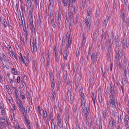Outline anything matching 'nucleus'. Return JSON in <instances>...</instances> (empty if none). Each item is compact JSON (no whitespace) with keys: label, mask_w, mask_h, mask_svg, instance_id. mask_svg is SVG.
<instances>
[{"label":"nucleus","mask_w":129,"mask_h":129,"mask_svg":"<svg viewBox=\"0 0 129 129\" xmlns=\"http://www.w3.org/2000/svg\"><path fill=\"white\" fill-rule=\"evenodd\" d=\"M97 125L98 126L97 129H102V124L101 122H100L99 124L97 123Z\"/></svg>","instance_id":"nucleus-30"},{"label":"nucleus","mask_w":129,"mask_h":129,"mask_svg":"<svg viewBox=\"0 0 129 129\" xmlns=\"http://www.w3.org/2000/svg\"><path fill=\"white\" fill-rule=\"evenodd\" d=\"M113 67V63L112 62L111 63L110 66V70L111 71L112 70V69Z\"/></svg>","instance_id":"nucleus-59"},{"label":"nucleus","mask_w":129,"mask_h":129,"mask_svg":"<svg viewBox=\"0 0 129 129\" xmlns=\"http://www.w3.org/2000/svg\"><path fill=\"white\" fill-rule=\"evenodd\" d=\"M109 101L111 106L113 108H115V105L114 100L111 98L110 100Z\"/></svg>","instance_id":"nucleus-11"},{"label":"nucleus","mask_w":129,"mask_h":129,"mask_svg":"<svg viewBox=\"0 0 129 129\" xmlns=\"http://www.w3.org/2000/svg\"><path fill=\"white\" fill-rule=\"evenodd\" d=\"M47 115V114L46 111H44L43 110V118L44 119H45L46 118Z\"/></svg>","instance_id":"nucleus-23"},{"label":"nucleus","mask_w":129,"mask_h":129,"mask_svg":"<svg viewBox=\"0 0 129 129\" xmlns=\"http://www.w3.org/2000/svg\"><path fill=\"white\" fill-rule=\"evenodd\" d=\"M81 99H82V98L83 99V100L84 99V96L83 93L81 92Z\"/></svg>","instance_id":"nucleus-57"},{"label":"nucleus","mask_w":129,"mask_h":129,"mask_svg":"<svg viewBox=\"0 0 129 129\" xmlns=\"http://www.w3.org/2000/svg\"><path fill=\"white\" fill-rule=\"evenodd\" d=\"M81 104L82 108H83L85 105V102L84 100H83V98H82L81 100Z\"/></svg>","instance_id":"nucleus-32"},{"label":"nucleus","mask_w":129,"mask_h":129,"mask_svg":"<svg viewBox=\"0 0 129 129\" xmlns=\"http://www.w3.org/2000/svg\"><path fill=\"white\" fill-rule=\"evenodd\" d=\"M67 85L69 86L68 88V93H70L71 92V90L72 88L73 83L70 81H68L67 82Z\"/></svg>","instance_id":"nucleus-6"},{"label":"nucleus","mask_w":129,"mask_h":129,"mask_svg":"<svg viewBox=\"0 0 129 129\" xmlns=\"http://www.w3.org/2000/svg\"><path fill=\"white\" fill-rule=\"evenodd\" d=\"M61 14L59 13L58 16V18L56 19L55 22L57 24L59 28L60 26V22L61 21Z\"/></svg>","instance_id":"nucleus-4"},{"label":"nucleus","mask_w":129,"mask_h":129,"mask_svg":"<svg viewBox=\"0 0 129 129\" xmlns=\"http://www.w3.org/2000/svg\"><path fill=\"white\" fill-rule=\"evenodd\" d=\"M24 36H25V38L27 40V31H25L24 32Z\"/></svg>","instance_id":"nucleus-62"},{"label":"nucleus","mask_w":129,"mask_h":129,"mask_svg":"<svg viewBox=\"0 0 129 129\" xmlns=\"http://www.w3.org/2000/svg\"><path fill=\"white\" fill-rule=\"evenodd\" d=\"M79 16V14H77L76 17L75 19L73 21L74 24L76 25H77L78 22V18Z\"/></svg>","instance_id":"nucleus-13"},{"label":"nucleus","mask_w":129,"mask_h":129,"mask_svg":"<svg viewBox=\"0 0 129 129\" xmlns=\"http://www.w3.org/2000/svg\"><path fill=\"white\" fill-rule=\"evenodd\" d=\"M110 88L109 86H108L105 92V97L106 98H107L108 97V95L109 94V92L110 91Z\"/></svg>","instance_id":"nucleus-14"},{"label":"nucleus","mask_w":129,"mask_h":129,"mask_svg":"<svg viewBox=\"0 0 129 129\" xmlns=\"http://www.w3.org/2000/svg\"><path fill=\"white\" fill-rule=\"evenodd\" d=\"M0 124L2 126L4 127L5 128L6 126V123L2 122H1L0 123Z\"/></svg>","instance_id":"nucleus-39"},{"label":"nucleus","mask_w":129,"mask_h":129,"mask_svg":"<svg viewBox=\"0 0 129 129\" xmlns=\"http://www.w3.org/2000/svg\"><path fill=\"white\" fill-rule=\"evenodd\" d=\"M116 4L115 2V1H114L113 3V9L115 10V9L116 8Z\"/></svg>","instance_id":"nucleus-48"},{"label":"nucleus","mask_w":129,"mask_h":129,"mask_svg":"<svg viewBox=\"0 0 129 129\" xmlns=\"http://www.w3.org/2000/svg\"><path fill=\"white\" fill-rule=\"evenodd\" d=\"M121 16L122 18L123 21V22L124 21V19L125 18V16L126 15V13L125 11L124 12H121Z\"/></svg>","instance_id":"nucleus-20"},{"label":"nucleus","mask_w":129,"mask_h":129,"mask_svg":"<svg viewBox=\"0 0 129 129\" xmlns=\"http://www.w3.org/2000/svg\"><path fill=\"white\" fill-rule=\"evenodd\" d=\"M85 35L84 33H83L82 35V43L83 45L85 44L86 41V39H85Z\"/></svg>","instance_id":"nucleus-12"},{"label":"nucleus","mask_w":129,"mask_h":129,"mask_svg":"<svg viewBox=\"0 0 129 129\" xmlns=\"http://www.w3.org/2000/svg\"><path fill=\"white\" fill-rule=\"evenodd\" d=\"M115 58L120 59L123 56V53L121 49H119V47L116 45L115 49Z\"/></svg>","instance_id":"nucleus-1"},{"label":"nucleus","mask_w":129,"mask_h":129,"mask_svg":"<svg viewBox=\"0 0 129 129\" xmlns=\"http://www.w3.org/2000/svg\"><path fill=\"white\" fill-rule=\"evenodd\" d=\"M118 122L119 123H120L121 124L122 123V121L121 120V119L120 118H120L119 117H118Z\"/></svg>","instance_id":"nucleus-56"},{"label":"nucleus","mask_w":129,"mask_h":129,"mask_svg":"<svg viewBox=\"0 0 129 129\" xmlns=\"http://www.w3.org/2000/svg\"><path fill=\"white\" fill-rule=\"evenodd\" d=\"M98 98L99 101L100 103H102V100L103 99L102 97V95L101 94H99L98 95Z\"/></svg>","instance_id":"nucleus-25"},{"label":"nucleus","mask_w":129,"mask_h":129,"mask_svg":"<svg viewBox=\"0 0 129 129\" xmlns=\"http://www.w3.org/2000/svg\"><path fill=\"white\" fill-rule=\"evenodd\" d=\"M68 52L64 51V53L63 54V56L64 59L65 60H66L67 59V57L68 56Z\"/></svg>","instance_id":"nucleus-35"},{"label":"nucleus","mask_w":129,"mask_h":129,"mask_svg":"<svg viewBox=\"0 0 129 129\" xmlns=\"http://www.w3.org/2000/svg\"><path fill=\"white\" fill-rule=\"evenodd\" d=\"M110 94L109 96V98L110 99L112 98L114 99L115 97L116 93H110Z\"/></svg>","instance_id":"nucleus-29"},{"label":"nucleus","mask_w":129,"mask_h":129,"mask_svg":"<svg viewBox=\"0 0 129 129\" xmlns=\"http://www.w3.org/2000/svg\"><path fill=\"white\" fill-rule=\"evenodd\" d=\"M50 17V19L51 20V22L54 21V16H51Z\"/></svg>","instance_id":"nucleus-54"},{"label":"nucleus","mask_w":129,"mask_h":129,"mask_svg":"<svg viewBox=\"0 0 129 129\" xmlns=\"http://www.w3.org/2000/svg\"><path fill=\"white\" fill-rule=\"evenodd\" d=\"M29 16L31 17H32L33 16L32 14H33V9L32 8H30L29 9Z\"/></svg>","instance_id":"nucleus-34"},{"label":"nucleus","mask_w":129,"mask_h":129,"mask_svg":"<svg viewBox=\"0 0 129 129\" xmlns=\"http://www.w3.org/2000/svg\"><path fill=\"white\" fill-rule=\"evenodd\" d=\"M17 82L19 83L20 82V77L19 76H18L17 79Z\"/></svg>","instance_id":"nucleus-51"},{"label":"nucleus","mask_w":129,"mask_h":129,"mask_svg":"<svg viewBox=\"0 0 129 129\" xmlns=\"http://www.w3.org/2000/svg\"><path fill=\"white\" fill-rule=\"evenodd\" d=\"M61 120V118H57V124L58 126L60 127Z\"/></svg>","instance_id":"nucleus-22"},{"label":"nucleus","mask_w":129,"mask_h":129,"mask_svg":"<svg viewBox=\"0 0 129 129\" xmlns=\"http://www.w3.org/2000/svg\"><path fill=\"white\" fill-rule=\"evenodd\" d=\"M90 21V18L87 17L86 18L85 21V23L87 26H89V27H90V24H89V23Z\"/></svg>","instance_id":"nucleus-10"},{"label":"nucleus","mask_w":129,"mask_h":129,"mask_svg":"<svg viewBox=\"0 0 129 129\" xmlns=\"http://www.w3.org/2000/svg\"><path fill=\"white\" fill-rule=\"evenodd\" d=\"M112 125H111V124L109 125V129H113V127L115 126Z\"/></svg>","instance_id":"nucleus-49"},{"label":"nucleus","mask_w":129,"mask_h":129,"mask_svg":"<svg viewBox=\"0 0 129 129\" xmlns=\"http://www.w3.org/2000/svg\"><path fill=\"white\" fill-rule=\"evenodd\" d=\"M49 76H50L52 78V70L51 69L50 70L49 72Z\"/></svg>","instance_id":"nucleus-47"},{"label":"nucleus","mask_w":129,"mask_h":129,"mask_svg":"<svg viewBox=\"0 0 129 129\" xmlns=\"http://www.w3.org/2000/svg\"><path fill=\"white\" fill-rule=\"evenodd\" d=\"M51 23L53 27L54 28H55L56 27V25L55 24L54 21L51 22Z\"/></svg>","instance_id":"nucleus-55"},{"label":"nucleus","mask_w":129,"mask_h":129,"mask_svg":"<svg viewBox=\"0 0 129 129\" xmlns=\"http://www.w3.org/2000/svg\"><path fill=\"white\" fill-rule=\"evenodd\" d=\"M20 16H21V19H19V23L21 25V26H23V20L22 19V16L21 14L20 15Z\"/></svg>","instance_id":"nucleus-33"},{"label":"nucleus","mask_w":129,"mask_h":129,"mask_svg":"<svg viewBox=\"0 0 129 129\" xmlns=\"http://www.w3.org/2000/svg\"><path fill=\"white\" fill-rule=\"evenodd\" d=\"M125 78H123L122 79V82L123 84L125 86H126L127 85L126 81V80Z\"/></svg>","instance_id":"nucleus-24"},{"label":"nucleus","mask_w":129,"mask_h":129,"mask_svg":"<svg viewBox=\"0 0 129 129\" xmlns=\"http://www.w3.org/2000/svg\"><path fill=\"white\" fill-rule=\"evenodd\" d=\"M88 116H85L84 117V121L87 124V122L88 121Z\"/></svg>","instance_id":"nucleus-46"},{"label":"nucleus","mask_w":129,"mask_h":129,"mask_svg":"<svg viewBox=\"0 0 129 129\" xmlns=\"http://www.w3.org/2000/svg\"><path fill=\"white\" fill-rule=\"evenodd\" d=\"M29 21L30 22L29 25L30 26L31 29V30L33 29L34 27L33 24V19L31 18L30 20H29Z\"/></svg>","instance_id":"nucleus-17"},{"label":"nucleus","mask_w":129,"mask_h":129,"mask_svg":"<svg viewBox=\"0 0 129 129\" xmlns=\"http://www.w3.org/2000/svg\"><path fill=\"white\" fill-rule=\"evenodd\" d=\"M37 64V62L36 60L35 59L33 60V70L34 72H35L36 71V65Z\"/></svg>","instance_id":"nucleus-18"},{"label":"nucleus","mask_w":129,"mask_h":129,"mask_svg":"<svg viewBox=\"0 0 129 129\" xmlns=\"http://www.w3.org/2000/svg\"><path fill=\"white\" fill-rule=\"evenodd\" d=\"M110 93H116V88L115 87H113L112 85L110 84Z\"/></svg>","instance_id":"nucleus-9"},{"label":"nucleus","mask_w":129,"mask_h":129,"mask_svg":"<svg viewBox=\"0 0 129 129\" xmlns=\"http://www.w3.org/2000/svg\"><path fill=\"white\" fill-rule=\"evenodd\" d=\"M126 43V41H124L123 39V40L122 41V44L123 45V48L125 47V44Z\"/></svg>","instance_id":"nucleus-45"},{"label":"nucleus","mask_w":129,"mask_h":129,"mask_svg":"<svg viewBox=\"0 0 129 129\" xmlns=\"http://www.w3.org/2000/svg\"><path fill=\"white\" fill-rule=\"evenodd\" d=\"M97 34L98 31L96 30H95L93 36V39H94L95 41H96L98 37Z\"/></svg>","instance_id":"nucleus-16"},{"label":"nucleus","mask_w":129,"mask_h":129,"mask_svg":"<svg viewBox=\"0 0 129 129\" xmlns=\"http://www.w3.org/2000/svg\"><path fill=\"white\" fill-rule=\"evenodd\" d=\"M61 82L60 79H58L57 82V89H59L60 87V84Z\"/></svg>","instance_id":"nucleus-37"},{"label":"nucleus","mask_w":129,"mask_h":129,"mask_svg":"<svg viewBox=\"0 0 129 129\" xmlns=\"http://www.w3.org/2000/svg\"><path fill=\"white\" fill-rule=\"evenodd\" d=\"M3 24L4 25V27H7V25L5 20V19H3Z\"/></svg>","instance_id":"nucleus-36"},{"label":"nucleus","mask_w":129,"mask_h":129,"mask_svg":"<svg viewBox=\"0 0 129 129\" xmlns=\"http://www.w3.org/2000/svg\"><path fill=\"white\" fill-rule=\"evenodd\" d=\"M124 62L125 63V65H126L127 64V61H126V58L125 56H124V59L123 60Z\"/></svg>","instance_id":"nucleus-61"},{"label":"nucleus","mask_w":129,"mask_h":129,"mask_svg":"<svg viewBox=\"0 0 129 129\" xmlns=\"http://www.w3.org/2000/svg\"><path fill=\"white\" fill-rule=\"evenodd\" d=\"M90 27L87 26V27L86 28V31L87 32H89L90 30Z\"/></svg>","instance_id":"nucleus-53"},{"label":"nucleus","mask_w":129,"mask_h":129,"mask_svg":"<svg viewBox=\"0 0 129 129\" xmlns=\"http://www.w3.org/2000/svg\"><path fill=\"white\" fill-rule=\"evenodd\" d=\"M108 20H107L106 19H105L104 22V25L105 26V27H106L108 23Z\"/></svg>","instance_id":"nucleus-43"},{"label":"nucleus","mask_w":129,"mask_h":129,"mask_svg":"<svg viewBox=\"0 0 129 129\" xmlns=\"http://www.w3.org/2000/svg\"><path fill=\"white\" fill-rule=\"evenodd\" d=\"M5 113V109H3L2 111L1 112V114L2 115H3Z\"/></svg>","instance_id":"nucleus-58"},{"label":"nucleus","mask_w":129,"mask_h":129,"mask_svg":"<svg viewBox=\"0 0 129 129\" xmlns=\"http://www.w3.org/2000/svg\"><path fill=\"white\" fill-rule=\"evenodd\" d=\"M40 61L41 62V64H43V65H45V59L43 57H41L40 58Z\"/></svg>","instance_id":"nucleus-31"},{"label":"nucleus","mask_w":129,"mask_h":129,"mask_svg":"<svg viewBox=\"0 0 129 129\" xmlns=\"http://www.w3.org/2000/svg\"><path fill=\"white\" fill-rule=\"evenodd\" d=\"M112 122L111 125H112V126H115L116 123L115 122V121L114 119H112Z\"/></svg>","instance_id":"nucleus-40"},{"label":"nucleus","mask_w":129,"mask_h":129,"mask_svg":"<svg viewBox=\"0 0 129 129\" xmlns=\"http://www.w3.org/2000/svg\"><path fill=\"white\" fill-rule=\"evenodd\" d=\"M68 33L66 35V37L68 38V42L69 43H72V37H71L70 35L68 34Z\"/></svg>","instance_id":"nucleus-15"},{"label":"nucleus","mask_w":129,"mask_h":129,"mask_svg":"<svg viewBox=\"0 0 129 129\" xmlns=\"http://www.w3.org/2000/svg\"><path fill=\"white\" fill-rule=\"evenodd\" d=\"M128 72L126 70V69L124 70V72L123 73V75L125 77V78H127L128 77Z\"/></svg>","instance_id":"nucleus-19"},{"label":"nucleus","mask_w":129,"mask_h":129,"mask_svg":"<svg viewBox=\"0 0 129 129\" xmlns=\"http://www.w3.org/2000/svg\"><path fill=\"white\" fill-rule=\"evenodd\" d=\"M55 58L56 59V61L58 62V61L59 60H58V55L57 54L55 55Z\"/></svg>","instance_id":"nucleus-63"},{"label":"nucleus","mask_w":129,"mask_h":129,"mask_svg":"<svg viewBox=\"0 0 129 129\" xmlns=\"http://www.w3.org/2000/svg\"><path fill=\"white\" fill-rule=\"evenodd\" d=\"M56 96V95L55 93L54 92L52 95L51 100L52 101H54L55 100V98Z\"/></svg>","instance_id":"nucleus-28"},{"label":"nucleus","mask_w":129,"mask_h":129,"mask_svg":"<svg viewBox=\"0 0 129 129\" xmlns=\"http://www.w3.org/2000/svg\"><path fill=\"white\" fill-rule=\"evenodd\" d=\"M120 59L115 58H114V62L115 64L118 65V64L119 62V60Z\"/></svg>","instance_id":"nucleus-38"},{"label":"nucleus","mask_w":129,"mask_h":129,"mask_svg":"<svg viewBox=\"0 0 129 129\" xmlns=\"http://www.w3.org/2000/svg\"><path fill=\"white\" fill-rule=\"evenodd\" d=\"M36 39L35 40V44H36V48H35V43L34 42V41H33L32 42V44L30 43V46L31 47V48L32 50V48L31 46H32V48H33V51H32L34 52H36V51L37 50V49L39 48V45L38 44V46H37V45L36 43L37 42H36Z\"/></svg>","instance_id":"nucleus-3"},{"label":"nucleus","mask_w":129,"mask_h":129,"mask_svg":"<svg viewBox=\"0 0 129 129\" xmlns=\"http://www.w3.org/2000/svg\"><path fill=\"white\" fill-rule=\"evenodd\" d=\"M20 96L21 98L22 99L24 100L25 99V95L24 94V93L23 92H21V91H20Z\"/></svg>","instance_id":"nucleus-26"},{"label":"nucleus","mask_w":129,"mask_h":129,"mask_svg":"<svg viewBox=\"0 0 129 129\" xmlns=\"http://www.w3.org/2000/svg\"><path fill=\"white\" fill-rule=\"evenodd\" d=\"M19 103L18 102L17 103L18 104V107L21 110H23L24 112H25V108L23 107L21 101L19 99Z\"/></svg>","instance_id":"nucleus-8"},{"label":"nucleus","mask_w":129,"mask_h":129,"mask_svg":"<svg viewBox=\"0 0 129 129\" xmlns=\"http://www.w3.org/2000/svg\"><path fill=\"white\" fill-rule=\"evenodd\" d=\"M65 43V40L64 39L63 37L62 38V46H63L64 45Z\"/></svg>","instance_id":"nucleus-52"},{"label":"nucleus","mask_w":129,"mask_h":129,"mask_svg":"<svg viewBox=\"0 0 129 129\" xmlns=\"http://www.w3.org/2000/svg\"><path fill=\"white\" fill-rule=\"evenodd\" d=\"M55 85V82L53 81L52 82V83L51 87L54 88Z\"/></svg>","instance_id":"nucleus-64"},{"label":"nucleus","mask_w":129,"mask_h":129,"mask_svg":"<svg viewBox=\"0 0 129 129\" xmlns=\"http://www.w3.org/2000/svg\"><path fill=\"white\" fill-rule=\"evenodd\" d=\"M129 117L128 116L126 115H125L124 119V123L127 128L129 127Z\"/></svg>","instance_id":"nucleus-5"},{"label":"nucleus","mask_w":129,"mask_h":129,"mask_svg":"<svg viewBox=\"0 0 129 129\" xmlns=\"http://www.w3.org/2000/svg\"><path fill=\"white\" fill-rule=\"evenodd\" d=\"M20 60L22 62H23L25 64V63L24 62V59H23L22 57H20L19 58Z\"/></svg>","instance_id":"nucleus-44"},{"label":"nucleus","mask_w":129,"mask_h":129,"mask_svg":"<svg viewBox=\"0 0 129 129\" xmlns=\"http://www.w3.org/2000/svg\"><path fill=\"white\" fill-rule=\"evenodd\" d=\"M103 118L104 120L106 119L107 118L108 116V112L106 109L105 108H103Z\"/></svg>","instance_id":"nucleus-7"},{"label":"nucleus","mask_w":129,"mask_h":129,"mask_svg":"<svg viewBox=\"0 0 129 129\" xmlns=\"http://www.w3.org/2000/svg\"><path fill=\"white\" fill-rule=\"evenodd\" d=\"M71 43H68V44L66 45V47L64 51L68 52V50L69 47L70 46Z\"/></svg>","instance_id":"nucleus-27"},{"label":"nucleus","mask_w":129,"mask_h":129,"mask_svg":"<svg viewBox=\"0 0 129 129\" xmlns=\"http://www.w3.org/2000/svg\"><path fill=\"white\" fill-rule=\"evenodd\" d=\"M91 10L90 9H88L87 11V15L88 16H89L91 14Z\"/></svg>","instance_id":"nucleus-42"},{"label":"nucleus","mask_w":129,"mask_h":129,"mask_svg":"<svg viewBox=\"0 0 129 129\" xmlns=\"http://www.w3.org/2000/svg\"><path fill=\"white\" fill-rule=\"evenodd\" d=\"M99 53L98 52H97L96 54V58L95 59L97 61V58H98V56H99Z\"/></svg>","instance_id":"nucleus-60"},{"label":"nucleus","mask_w":129,"mask_h":129,"mask_svg":"<svg viewBox=\"0 0 129 129\" xmlns=\"http://www.w3.org/2000/svg\"><path fill=\"white\" fill-rule=\"evenodd\" d=\"M95 54L94 53H92L91 55V59L92 60V63L94 64L95 62Z\"/></svg>","instance_id":"nucleus-21"},{"label":"nucleus","mask_w":129,"mask_h":129,"mask_svg":"<svg viewBox=\"0 0 129 129\" xmlns=\"http://www.w3.org/2000/svg\"><path fill=\"white\" fill-rule=\"evenodd\" d=\"M11 71L12 72L14 73V75H16V74L17 72V71H15V69L14 68H12V69Z\"/></svg>","instance_id":"nucleus-41"},{"label":"nucleus","mask_w":129,"mask_h":129,"mask_svg":"<svg viewBox=\"0 0 129 129\" xmlns=\"http://www.w3.org/2000/svg\"><path fill=\"white\" fill-rule=\"evenodd\" d=\"M112 45L111 44H110L108 46L107 52V55L108 56V58L109 59H110V60H111V54L112 53Z\"/></svg>","instance_id":"nucleus-2"},{"label":"nucleus","mask_w":129,"mask_h":129,"mask_svg":"<svg viewBox=\"0 0 129 129\" xmlns=\"http://www.w3.org/2000/svg\"><path fill=\"white\" fill-rule=\"evenodd\" d=\"M118 37L117 36H115L114 40V42L115 44H116V43L118 41Z\"/></svg>","instance_id":"nucleus-50"}]
</instances>
